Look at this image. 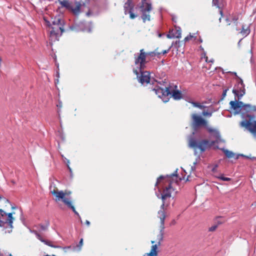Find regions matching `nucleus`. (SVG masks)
<instances>
[{"mask_svg":"<svg viewBox=\"0 0 256 256\" xmlns=\"http://www.w3.org/2000/svg\"><path fill=\"white\" fill-rule=\"evenodd\" d=\"M146 54L144 52V49L140 50V53L138 54H134L135 64H139L140 75L137 70H134V72L137 75L138 82L142 84H148L150 82V73L148 71H144L146 64Z\"/></svg>","mask_w":256,"mask_h":256,"instance_id":"f257e3e1","label":"nucleus"},{"mask_svg":"<svg viewBox=\"0 0 256 256\" xmlns=\"http://www.w3.org/2000/svg\"><path fill=\"white\" fill-rule=\"evenodd\" d=\"M46 22L49 28L50 37L52 39L57 40L64 31V20L59 17H56L52 22L46 20Z\"/></svg>","mask_w":256,"mask_h":256,"instance_id":"f03ea898","label":"nucleus"},{"mask_svg":"<svg viewBox=\"0 0 256 256\" xmlns=\"http://www.w3.org/2000/svg\"><path fill=\"white\" fill-rule=\"evenodd\" d=\"M230 110H233L234 114L236 115L241 112V116L246 120L249 113H250V110L252 108V106L250 104H244L241 101H238L236 99L235 100H232L230 102Z\"/></svg>","mask_w":256,"mask_h":256,"instance_id":"7ed1b4c3","label":"nucleus"},{"mask_svg":"<svg viewBox=\"0 0 256 256\" xmlns=\"http://www.w3.org/2000/svg\"><path fill=\"white\" fill-rule=\"evenodd\" d=\"M216 143L215 140H202L198 142L195 138L192 137L188 140V146L194 149V154L196 155V150L199 149L200 152H204L206 149L211 148Z\"/></svg>","mask_w":256,"mask_h":256,"instance_id":"20e7f679","label":"nucleus"},{"mask_svg":"<svg viewBox=\"0 0 256 256\" xmlns=\"http://www.w3.org/2000/svg\"><path fill=\"white\" fill-rule=\"evenodd\" d=\"M13 218L12 213L7 214L0 209V227L5 233H10L13 228Z\"/></svg>","mask_w":256,"mask_h":256,"instance_id":"39448f33","label":"nucleus"},{"mask_svg":"<svg viewBox=\"0 0 256 256\" xmlns=\"http://www.w3.org/2000/svg\"><path fill=\"white\" fill-rule=\"evenodd\" d=\"M246 120L240 122V126L245 127L254 135L256 136V106H252Z\"/></svg>","mask_w":256,"mask_h":256,"instance_id":"423d86ee","label":"nucleus"},{"mask_svg":"<svg viewBox=\"0 0 256 256\" xmlns=\"http://www.w3.org/2000/svg\"><path fill=\"white\" fill-rule=\"evenodd\" d=\"M163 83L164 88L160 86H156L154 88H152V90L154 91L156 94L162 98L164 102H166L169 100L168 96L171 94L170 88L172 86L170 84H167L166 82L165 81L163 82Z\"/></svg>","mask_w":256,"mask_h":256,"instance_id":"0eeeda50","label":"nucleus"},{"mask_svg":"<svg viewBox=\"0 0 256 256\" xmlns=\"http://www.w3.org/2000/svg\"><path fill=\"white\" fill-rule=\"evenodd\" d=\"M56 198V200H60V199L64 202V203L68 206V207L73 211L75 214H76L79 218H80V214L76 211L74 206L72 204V202L68 200V198L65 197L66 193L62 190H54L52 192Z\"/></svg>","mask_w":256,"mask_h":256,"instance_id":"6e6552de","label":"nucleus"},{"mask_svg":"<svg viewBox=\"0 0 256 256\" xmlns=\"http://www.w3.org/2000/svg\"><path fill=\"white\" fill-rule=\"evenodd\" d=\"M142 12V18L144 22L146 20H150V12L152 10V6L150 2H146V0H142L140 5L139 6Z\"/></svg>","mask_w":256,"mask_h":256,"instance_id":"1a4fd4ad","label":"nucleus"},{"mask_svg":"<svg viewBox=\"0 0 256 256\" xmlns=\"http://www.w3.org/2000/svg\"><path fill=\"white\" fill-rule=\"evenodd\" d=\"M158 217L160 220V230L159 234L158 236L157 239L158 240V244L160 246L161 242L163 240L164 238V220L166 218V214L162 210L158 212Z\"/></svg>","mask_w":256,"mask_h":256,"instance_id":"9d476101","label":"nucleus"},{"mask_svg":"<svg viewBox=\"0 0 256 256\" xmlns=\"http://www.w3.org/2000/svg\"><path fill=\"white\" fill-rule=\"evenodd\" d=\"M192 118L193 120L192 126L195 131L196 130L198 127L206 126L207 124V122L204 119L196 114H192Z\"/></svg>","mask_w":256,"mask_h":256,"instance_id":"9b49d317","label":"nucleus"},{"mask_svg":"<svg viewBox=\"0 0 256 256\" xmlns=\"http://www.w3.org/2000/svg\"><path fill=\"white\" fill-rule=\"evenodd\" d=\"M134 4L132 0H127L124 4V10L125 14H130V18L131 19H134L137 17V15L133 12Z\"/></svg>","mask_w":256,"mask_h":256,"instance_id":"f8f14e48","label":"nucleus"},{"mask_svg":"<svg viewBox=\"0 0 256 256\" xmlns=\"http://www.w3.org/2000/svg\"><path fill=\"white\" fill-rule=\"evenodd\" d=\"M172 184L170 183L168 186L164 190L161 196H160V194H157V197L158 198H162V200H165L167 198H170L172 194Z\"/></svg>","mask_w":256,"mask_h":256,"instance_id":"ddd939ff","label":"nucleus"},{"mask_svg":"<svg viewBox=\"0 0 256 256\" xmlns=\"http://www.w3.org/2000/svg\"><path fill=\"white\" fill-rule=\"evenodd\" d=\"M170 84L172 86L170 88V94H172V96L176 100L181 99L182 98V94L180 91L176 90L178 88L177 86L174 84Z\"/></svg>","mask_w":256,"mask_h":256,"instance_id":"4468645a","label":"nucleus"},{"mask_svg":"<svg viewBox=\"0 0 256 256\" xmlns=\"http://www.w3.org/2000/svg\"><path fill=\"white\" fill-rule=\"evenodd\" d=\"M182 42L180 40H177L174 43L173 42L172 43V46L166 50H164L163 51H162L160 53H155L154 52H149V53H146V55H150V56H158L161 54H166L167 53H168L170 50V49L173 46H176V48H178L180 46V44Z\"/></svg>","mask_w":256,"mask_h":256,"instance_id":"2eb2a0df","label":"nucleus"},{"mask_svg":"<svg viewBox=\"0 0 256 256\" xmlns=\"http://www.w3.org/2000/svg\"><path fill=\"white\" fill-rule=\"evenodd\" d=\"M30 232H31L34 234L36 235V238L38 240H39L42 242H44L45 244L48 246L52 248H60L59 246H56L53 244H51L52 242L50 241L46 240H44V238H42L40 234L36 230H31Z\"/></svg>","mask_w":256,"mask_h":256,"instance_id":"dca6fc26","label":"nucleus"},{"mask_svg":"<svg viewBox=\"0 0 256 256\" xmlns=\"http://www.w3.org/2000/svg\"><path fill=\"white\" fill-rule=\"evenodd\" d=\"M82 4L80 2H76L75 6L71 4L68 10H70L75 15H78L80 13V9Z\"/></svg>","mask_w":256,"mask_h":256,"instance_id":"f3484780","label":"nucleus"},{"mask_svg":"<svg viewBox=\"0 0 256 256\" xmlns=\"http://www.w3.org/2000/svg\"><path fill=\"white\" fill-rule=\"evenodd\" d=\"M232 92L236 96H237L238 100H240L241 98L245 94L244 88H240V90L234 88L232 90Z\"/></svg>","mask_w":256,"mask_h":256,"instance_id":"a211bd4d","label":"nucleus"},{"mask_svg":"<svg viewBox=\"0 0 256 256\" xmlns=\"http://www.w3.org/2000/svg\"><path fill=\"white\" fill-rule=\"evenodd\" d=\"M224 152L226 156L228 158H234L235 160H237L238 158L240 156H244V155L242 154L240 155H236V154H234L232 152L228 150H224Z\"/></svg>","mask_w":256,"mask_h":256,"instance_id":"6ab92c4d","label":"nucleus"},{"mask_svg":"<svg viewBox=\"0 0 256 256\" xmlns=\"http://www.w3.org/2000/svg\"><path fill=\"white\" fill-rule=\"evenodd\" d=\"M158 244H156L152 246L151 250L150 253H148L150 256H158V252L156 251Z\"/></svg>","mask_w":256,"mask_h":256,"instance_id":"aec40b11","label":"nucleus"},{"mask_svg":"<svg viewBox=\"0 0 256 256\" xmlns=\"http://www.w3.org/2000/svg\"><path fill=\"white\" fill-rule=\"evenodd\" d=\"M60 4L62 5V6L66 8L69 10L71 4L69 2L68 0H58Z\"/></svg>","mask_w":256,"mask_h":256,"instance_id":"412c9836","label":"nucleus"},{"mask_svg":"<svg viewBox=\"0 0 256 256\" xmlns=\"http://www.w3.org/2000/svg\"><path fill=\"white\" fill-rule=\"evenodd\" d=\"M240 16V14L237 13V14H232L231 15L232 20V21L234 22V23L235 24L236 26H238V22H237L238 20L239 19Z\"/></svg>","mask_w":256,"mask_h":256,"instance_id":"4be33fe9","label":"nucleus"},{"mask_svg":"<svg viewBox=\"0 0 256 256\" xmlns=\"http://www.w3.org/2000/svg\"><path fill=\"white\" fill-rule=\"evenodd\" d=\"M173 30V36H174V38H180L181 37V29L180 27H176L175 30Z\"/></svg>","mask_w":256,"mask_h":256,"instance_id":"5701e85b","label":"nucleus"},{"mask_svg":"<svg viewBox=\"0 0 256 256\" xmlns=\"http://www.w3.org/2000/svg\"><path fill=\"white\" fill-rule=\"evenodd\" d=\"M250 30L248 27L246 28H245L244 25H242V28L240 32L242 36H246L250 34Z\"/></svg>","mask_w":256,"mask_h":256,"instance_id":"b1692460","label":"nucleus"},{"mask_svg":"<svg viewBox=\"0 0 256 256\" xmlns=\"http://www.w3.org/2000/svg\"><path fill=\"white\" fill-rule=\"evenodd\" d=\"M49 226H50V222L48 221H46V222L45 224H38V226H40V230H41V231H46V230H48Z\"/></svg>","mask_w":256,"mask_h":256,"instance_id":"393cba45","label":"nucleus"},{"mask_svg":"<svg viewBox=\"0 0 256 256\" xmlns=\"http://www.w3.org/2000/svg\"><path fill=\"white\" fill-rule=\"evenodd\" d=\"M83 244V239L81 238L78 244L76 246H74V250H78L80 251Z\"/></svg>","mask_w":256,"mask_h":256,"instance_id":"a878e982","label":"nucleus"},{"mask_svg":"<svg viewBox=\"0 0 256 256\" xmlns=\"http://www.w3.org/2000/svg\"><path fill=\"white\" fill-rule=\"evenodd\" d=\"M208 130L210 132H214V136L216 138L218 139L220 138V136L219 132L218 130L210 128L208 129Z\"/></svg>","mask_w":256,"mask_h":256,"instance_id":"bb28decb","label":"nucleus"},{"mask_svg":"<svg viewBox=\"0 0 256 256\" xmlns=\"http://www.w3.org/2000/svg\"><path fill=\"white\" fill-rule=\"evenodd\" d=\"M214 176L216 178L220 179L221 180H222L224 181H230V178L224 176V174H220V176H217L216 174H214Z\"/></svg>","mask_w":256,"mask_h":256,"instance_id":"cd10ccee","label":"nucleus"},{"mask_svg":"<svg viewBox=\"0 0 256 256\" xmlns=\"http://www.w3.org/2000/svg\"><path fill=\"white\" fill-rule=\"evenodd\" d=\"M189 102L191 103L194 106V107L198 108H200V109H202V108H204V106L200 105L198 102H192H192L189 101Z\"/></svg>","mask_w":256,"mask_h":256,"instance_id":"c85d7f7f","label":"nucleus"},{"mask_svg":"<svg viewBox=\"0 0 256 256\" xmlns=\"http://www.w3.org/2000/svg\"><path fill=\"white\" fill-rule=\"evenodd\" d=\"M228 90H229V88H227L224 89L223 90V92H222V98H220L221 100H224V98H225V96H226V92H227Z\"/></svg>","mask_w":256,"mask_h":256,"instance_id":"c756f323","label":"nucleus"},{"mask_svg":"<svg viewBox=\"0 0 256 256\" xmlns=\"http://www.w3.org/2000/svg\"><path fill=\"white\" fill-rule=\"evenodd\" d=\"M218 227V224H214V226L209 228L208 231L209 232H214Z\"/></svg>","mask_w":256,"mask_h":256,"instance_id":"7c9ffc66","label":"nucleus"},{"mask_svg":"<svg viewBox=\"0 0 256 256\" xmlns=\"http://www.w3.org/2000/svg\"><path fill=\"white\" fill-rule=\"evenodd\" d=\"M219 0H212V4L216 6V8H220V6L218 4Z\"/></svg>","mask_w":256,"mask_h":256,"instance_id":"2f4dec72","label":"nucleus"},{"mask_svg":"<svg viewBox=\"0 0 256 256\" xmlns=\"http://www.w3.org/2000/svg\"><path fill=\"white\" fill-rule=\"evenodd\" d=\"M165 178L164 176H160L159 178H157V181L156 183V186L162 180H163L164 178Z\"/></svg>","mask_w":256,"mask_h":256,"instance_id":"473e14b6","label":"nucleus"},{"mask_svg":"<svg viewBox=\"0 0 256 256\" xmlns=\"http://www.w3.org/2000/svg\"><path fill=\"white\" fill-rule=\"evenodd\" d=\"M193 38V36H192L190 34H188L187 36H186L184 39V40L185 42H188V41L192 39V38Z\"/></svg>","mask_w":256,"mask_h":256,"instance_id":"72a5a7b5","label":"nucleus"},{"mask_svg":"<svg viewBox=\"0 0 256 256\" xmlns=\"http://www.w3.org/2000/svg\"><path fill=\"white\" fill-rule=\"evenodd\" d=\"M175 36H173V30H172L171 33L166 35L167 38H174Z\"/></svg>","mask_w":256,"mask_h":256,"instance_id":"f704fd0d","label":"nucleus"},{"mask_svg":"<svg viewBox=\"0 0 256 256\" xmlns=\"http://www.w3.org/2000/svg\"><path fill=\"white\" fill-rule=\"evenodd\" d=\"M70 163V160H66L67 167H68V170H69L70 172V173H72V169H71V168H70V166H69Z\"/></svg>","mask_w":256,"mask_h":256,"instance_id":"c9c22d12","label":"nucleus"},{"mask_svg":"<svg viewBox=\"0 0 256 256\" xmlns=\"http://www.w3.org/2000/svg\"><path fill=\"white\" fill-rule=\"evenodd\" d=\"M212 113L211 112H204L203 115L205 116H211Z\"/></svg>","mask_w":256,"mask_h":256,"instance_id":"e433bc0d","label":"nucleus"},{"mask_svg":"<svg viewBox=\"0 0 256 256\" xmlns=\"http://www.w3.org/2000/svg\"><path fill=\"white\" fill-rule=\"evenodd\" d=\"M164 204H165V200H162V204L160 206V210H162L165 214L163 210L164 208Z\"/></svg>","mask_w":256,"mask_h":256,"instance_id":"4c0bfd02","label":"nucleus"},{"mask_svg":"<svg viewBox=\"0 0 256 256\" xmlns=\"http://www.w3.org/2000/svg\"><path fill=\"white\" fill-rule=\"evenodd\" d=\"M64 250H68V249H72L74 250V246H64L62 248Z\"/></svg>","mask_w":256,"mask_h":256,"instance_id":"58836bf2","label":"nucleus"},{"mask_svg":"<svg viewBox=\"0 0 256 256\" xmlns=\"http://www.w3.org/2000/svg\"><path fill=\"white\" fill-rule=\"evenodd\" d=\"M239 78V79L240 80V82H239V84H240L241 85V86H242L241 88H244V84L242 80V78Z\"/></svg>","mask_w":256,"mask_h":256,"instance_id":"ea45409f","label":"nucleus"},{"mask_svg":"<svg viewBox=\"0 0 256 256\" xmlns=\"http://www.w3.org/2000/svg\"><path fill=\"white\" fill-rule=\"evenodd\" d=\"M216 224H218V225L222 224L223 222L220 220V218H217L216 220Z\"/></svg>","mask_w":256,"mask_h":256,"instance_id":"a19ab883","label":"nucleus"},{"mask_svg":"<svg viewBox=\"0 0 256 256\" xmlns=\"http://www.w3.org/2000/svg\"><path fill=\"white\" fill-rule=\"evenodd\" d=\"M218 166L217 164H216L214 168H212V172L214 174L215 172L216 171V168H218Z\"/></svg>","mask_w":256,"mask_h":256,"instance_id":"79ce46f5","label":"nucleus"},{"mask_svg":"<svg viewBox=\"0 0 256 256\" xmlns=\"http://www.w3.org/2000/svg\"><path fill=\"white\" fill-rule=\"evenodd\" d=\"M226 21L227 22L228 25H230L231 24V21L230 19L228 18H226Z\"/></svg>","mask_w":256,"mask_h":256,"instance_id":"37998d69","label":"nucleus"},{"mask_svg":"<svg viewBox=\"0 0 256 256\" xmlns=\"http://www.w3.org/2000/svg\"><path fill=\"white\" fill-rule=\"evenodd\" d=\"M196 164H197L196 161L195 162H194V166H192V170H194L196 169Z\"/></svg>","mask_w":256,"mask_h":256,"instance_id":"c03bdc74","label":"nucleus"},{"mask_svg":"<svg viewBox=\"0 0 256 256\" xmlns=\"http://www.w3.org/2000/svg\"><path fill=\"white\" fill-rule=\"evenodd\" d=\"M219 9H220V14L221 17H223L224 16L223 12L220 8Z\"/></svg>","mask_w":256,"mask_h":256,"instance_id":"a18cd8bd","label":"nucleus"},{"mask_svg":"<svg viewBox=\"0 0 256 256\" xmlns=\"http://www.w3.org/2000/svg\"><path fill=\"white\" fill-rule=\"evenodd\" d=\"M176 172H177V170H176L175 172L173 174H172L170 176L172 177V176H177V174H176Z\"/></svg>","mask_w":256,"mask_h":256,"instance_id":"49530a36","label":"nucleus"},{"mask_svg":"<svg viewBox=\"0 0 256 256\" xmlns=\"http://www.w3.org/2000/svg\"><path fill=\"white\" fill-rule=\"evenodd\" d=\"M57 106L60 108L62 107V102H59L58 104H57Z\"/></svg>","mask_w":256,"mask_h":256,"instance_id":"de8ad7c7","label":"nucleus"},{"mask_svg":"<svg viewBox=\"0 0 256 256\" xmlns=\"http://www.w3.org/2000/svg\"><path fill=\"white\" fill-rule=\"evenodd\" d=\"M230 72V73H231V74H234V76H238L237 74H236V72Z\"/></svg>","mask_w":256,"mask_h":256,"instance_id":"09e8293b","label":"nucleus"},{"mask_svg":"<svg viewBox=\"0 0 256 256\" xmlns=\"http://www.w3.org/2000/svg\"><path fill=\"white\" fill-rule=\"evenodd\" d=\"M86 223L88 226H90V222L88 220H86Z\"/></svg>","mask_w":256,"mask_h":256,"instance_id":"8fccbe9b","label":"nucleus"},{"mask_svg":"<svg viewBox=\"0 0 256 256\" xmlns=\"http://www.w3.org/2000/svg\"><path fill=\"white\" fill-rule=\"evenodd\" d=\"M176 222V221L174 220H173L171 222V224H175Z\"/></svg>","mask_w":256,"mask_h":256,"instance_id":"3c124183","label":"nucleus"},{"mask_svg":"<svg viewBox=\"0 0 256 256\" xmlns=\"http://www.w3.org/2000/svg\"><path fill=\"white\" fill-rule=\"evenodd\" d=\"M222 18V17H221V16H220V18L218 19V21H219V22H221Z\"/></svg>","mask_w":256,"mask_h":256,"instance_id":"603ef678","label":"nucleus"},{"mask_svg":"<svg viewBox=\"0 0 256 256\" xmlns=\"http://www.w3.org/2000/svg\"><path fill=\"white\" fill-rule=\"evenodd\" d=\"M242 40V39H241V40H239V42H238V46H240V42H241V40Z\"/></svg>","mask_w":256,"mask_h":256,"instance_id":"864d4df0","label":"nucleus"},{"mask_svg":"<svg viewBox=\"0 0 256 256\" xmlns=\"http://www.w3.org/2000/svg\"><path fill=\"white\" fill-rule=\"evenodd\" d=\"M144 256H150L149 255H148V254L146 253V254H145Z\"/></svg>","mask_w":256,"mask_h":256,"instance_id":"5fc2aeb1","label":"nucleus"},{"mask_svg":"<svg viewBox=\"0 0 256 256\" xmlns=\"http://www.w3.org/2000/svg\"><path fill=\"white\" fill-rule=\"evenodd\" d=\"M236 30H237V31H239V30H240V28H237V27L236 28Z\"/></svg>","mask_w":256,"mask_h":256,"instance_id":"6e6d98bb","label":"nucleus"},{"mask_svg":"<svg viewBox=\"0 0 256 256\" xmlns=\"http://www.w3.org/2000/svg\"><path fill=\"white\" fill-rule=\"evenodd\" d=\"M154 242H154V240L151 241V243H152V244H154Z\"/></svg>","mask_w":256,"mask_h":256,"instance_id":"4d7b16f0","label":"nucleus"},{"mask_svg":"<svg viewBox=\"0 0 256 256\" xmlns=\"http://www.w3.org/2000/svg\"><path fill=\"white\" fill-rule=\"evenodd\" d=\"M200 42H202V39H200Z\"/></svg>","mask_w":256,"mask_h":256,"instance_id":"13d9d810","label":"nucleus"},{"mask_svg":"<svg viewBox=\"0 0 256 256\" xmlns=\"http://www.w3.org/2000/svg\"><path fill=\"white\" fill-rule=\"evenodd\" d=\"M158 36H159V37H161L162 36V34H159Z\"/></svg>","mask_w":256,"mask_h":256,"instance_id":"bf43d9fd","label":"nucleus"},{"mask_svg":"<svg viewBox=\"0 0 256 256\" xmlns=\"http://www.w3.org/2000/svg\"><path fill=\"white\" fill-rule=\"evenodd\" d=\"M57 76L58 77L59 76V74L58 72H57Z\"/></svg>","mask_w":256,"mask_h":256,"instance_id":"052dcab7","label":"nucleus"},{"mask_svg":"<svg viewBox=\"0 0 256 256\" xmlns=\"http://www.w3.org/2000/svg\"><path fill=\"white\" fill-rule=\"evenodd\" d=\"M2 198V196L0 195V200Z\"/></svg>","mask_w":256,"mask_h":256,"instance_id":"680f3d73","label":"nucleus"},{"mask_svg":"<svg viewBox=\"0 0 256 256\" xmlns=\"http://www.w3.org/2000/svg\"><path fill=\"white\" fill-rule=\"evenodd\" d=\"M194 132H192V135H194Z\"/></svg>","mask_w":256,"mask_h":256,"instance_id":"e2e57ef3","label":"nucleus"},{"mask_svg":"<svg viewBox=\"0 0 256 256\" xmlns=\"http://www.w3.org/2000/svg\"><path fill=\"white\" fill-rule=\"evenodd\" d=\"M55 256H56L55 255Z\"/></svg>","mask_w":256,"mask_h":256,"instance_id":"0e129e2a","label":"nucleus"}]
</instances>
